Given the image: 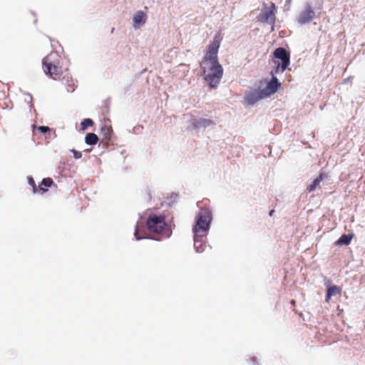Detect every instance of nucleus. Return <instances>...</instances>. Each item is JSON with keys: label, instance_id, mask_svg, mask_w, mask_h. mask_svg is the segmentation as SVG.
Listing matches in <instances>:
<instances>
[{"label": "nucleus", "instance_id": "obj_1", "mask_svg": "<svg viewBox=\"0 0 365 365\" xmlns=\"http://www.w3.org/2000/svg\"><path fill=\"white\" fill-rule=\"evenodd\" d=\"M220 43L213 41L207 47L201 67L205 80L209 83L210 88H215L220 83L223 69L217 61V53Z\"/></svg>", "mask_w": 365, "mask_h": 365}, {"label": "nucleus", "instance_id": "obj_2", "mask_svg": "<svg viewBox=\"0 0 365 365\" xmlns=\"http://www.w3.org/2000/svg\"><path fill=\"white\" fill-rule=\"evenodd\" d=\"M212 220V212L206 208L201 209L195 217V225L192 228L194 233V247L196 251H207L212 247L207 244L201 234L206 233L210 228Z\"/></svg>", "mask_w": 365, "mask_h": 365}, {"label": "nucleus", "instance_id": "obj_3", "mask_svg": "<svg viewBox=\"0 0 365 365\" xmlns=\"http://www.w3.org/2000/svg\"><path fill=\"white\" fill-rule=\"evenodd\" d=\"M146 225L150 234L160 236L158 238L153 236L152 238L154 240H159L162 238H168L172 234L170 227L165 222V217L162 215L150 214L148 217Z\"/></svg>", "mask_w": 365, "mask_h": 365}, {"label": "nucleus", "instance_id": "obj_4", "mask_svg": "<svg viewBox=\"0 0 365 365\" xmlns=\"http://www.w3.org/2000/svg\"><path fill=\"white\" fill-rule=\"evenodd\" d=\"M273 56L274 67L271 71V75H277L284 72L290 63L289 53L284 48L279 47L274 50Z\"/></svg>", "mask_w": 365, "mask_h": 365}, {"label": "nucleus", "instance_id": "obj_5", "mask_svg": "<svg viewBox=\"0 0 365 365\" xmlns=\"http://www.w3.org/2000/svg\"><path fill=\"white\" fill-rule=\"evenodd\" d=\"M58 54L52 52L43 59V68L44 73L49 76L51 78L56 79V76H58L61 69L57 65Z\"/></svg>", "mask_w": 365, "mask_h": 365}, {"label": "nucleus", "instance_id": "obj_6", "mask_svg": "<svg viewBox=\"0 0 365 365\" xmlns=\"http://www.w3.org/2000/svg\"><path fill=\"white\" fill-rule=\"evenodd\" d=\"M315 17V11L310 4L307 3L297 18V22L301 24H307L311 22Z\"/></svg>", "mask_w": 365, "mask_h": 365}, {"label": "nucleus", "instance_id": "obj_7", "mask_svg": "<svg viewBox=\"0 0 365 365\" xmlns=\"http://www.w3.org/2000/svg\"><path fill=\"white\" fill-rule=\"evenodd\" d=\"M276 7L274 4L272 3L269 8L264 9L259 15V19L262 22H266L271 25V31H274L275 14L274 10Z\"/></svg>", "mask_w": 365, "mask_h": 365}, {"label": "nucleus", "instance_id": "obj_8", "mask_svg": "<svg viewBox=\"0 0 365 365\" xmlns=\"http://www.w3.org/2000/svg\"><path fill=\"white\" fill-rule=\"evenodd\" d=\"M267 97V93L262 91H254L247 95V101L250 105H255L257 101Z\"/></svg>", "mask_w": 365, "mask_h": 365}, {"label": "nucleus", "instance_id": "obj_9", "mask_svg": "<svg viewBox=\"0 0 365 365\" xmlns=\"http://www.w3.org/2000/svg\"><path fill=\"white\" fill-rule=\"evenodd\" d=\"M272 76V79L268 83L267 87L264 89V93H267V96L276 93L281 85L275 75Z\"/></svg>", "mask_w": 365, "mask_h": 365}, {"label": "nucleus", "instance_id": "obj_10", "mask_svg": "<svg viewBox=\"0 0 365 365\" xmlns=\"http://www.w3.org/2000/svg\"><path fill=\"white\" fill-rule=\"evenodd\" d=\"M213 124L212 120L207 118H199L192 120V125L195 128H206Z\"/></svg>", "mask_w": 365, "mask_h": 365}, {"label": "nucleus", "instance_id": "obj_11", "mask_svg": "<svg viewBox=\"0 0 365 365\" xmlns=\"http://www.w3.org/2000/svg\"><path fill=\"white\" fill-rule=\"evenodd\" d=\"M146 21V15L142 11H138L133 17V26L135 29L139 28Z\"/></svg>", "mask_w": 365, "mask_h": 365}, {"label": "nucleus", "instance_id": "obj_12", "mask_svg": "<svg viewBox=\"0 0 365 365\" xmlns=\"http://www.w3.org/2000/svg\"><path fill=\"white\" fill-rule=\"evenodd\" d=\"M325 178L326 175L324 173H321L319 176L315 178L313 180L312 183L308 186L307 190L309 192L314 191L319 185V183L322 182L325 179Z\"/></svg>", "mask_w": 365, "mask_h": 365}, {"label": "nucleus", "instance_id": "obj_13", "mask_svg": "<svg viewBox=\"0 0 365 365\" xmlns=\"http://www.w3.org/2000/svg\"><path fill=\"white\" fill-rule=\"evenodd\" d=\"M98 137L93 133H88L86 135L85 143L88 145H95L98 142Z\"/></svg>", "mask_w": 365, "mask_h": 365}, {"label": "nucleus", "instance_id": "obj_14", "mask_svg": "<svg viewBox=\"0 0 365 365\" xmlns=\"http://www.w3.org/2000/svg\"><path fill=\"white\" fill-rule=\"evenodd\" d=\"M341 292V289L339 287H337L336 285L331 286L328 288L327 296H326V301L329 302L330 298L332 296H334L336 294H339Z\"/></svg>", "mask_w": 365, "mask_h": 365}, {"label": "nucleus", "instance_id": "obj_15", "mask_svg": "<svg viewBox=\"0 0 365 365\" xmlns=\"http://www.w3.org/2000/svg\"><path fill=\"white\" fill-rule=\"evenodd\" d=\"M352 234L342 235L339 240L336 242V245H348L350 244L351 240L353 238Z\"/></svg>", "mask_w": 365, "mask_h": 365}, {"label": "nucleus", "instance_id": "obj_16", "mask_svg": "<svg viewBox=\"0 0 365 365\" xmlns=\"http://www.w3.org/2000/svg\"><path fill=\"white\" fill-rule=\"evenodd\" d=\"M134 235L136 240H139L143 238H148L145 230H141L140 225L138 223L135 226Z\"/></svg>", "mask_w": 365, "mask_h": 365}, {"label": "nucleus", "instance_id": "obj_17", "mask_svg": "<svg viewBox=\"0 0 365 365\" xmlns=\"http://www.w3.org/2000/svg\"><path fill=\"white\" fill-rule=\"evenodd\" d=\"M66 86V89L68 93H72L75 91V83L73 79L66 78V82L65 83Z\"/></svg>", "mask_w": 365, "mask_h": 365}, {"label": "nucleus", "instance_id": "obj_18", "mask_svg": "<svg viewBox=\"0 0 365 365\" xmlns=\"http://www.w3.org/2000/svg\"><path fill=\"white\" fill-rule=\"evenodd\" d=\"M93 124V121L91 118H85L81 123V128L82 130H86L88 126H91Z\"/></svg>", "mask_w": 365, "mask_h": 365}, {"label": "nucleus", "instance_id": "obj_19", "mask_svg": "<svg viewBox=\"0 0 365 365\" xmlns=\"http://www.w3.org/2000/svg\"><path fill=\"white\" fill-rule=\"evenodd\" d=\"M52 183H53V180L51 178H44V179H43V180L41 181V184L39 186L40 187V190H42L43 192H45L46 190L42 188L41 186L43 185L44 187H51Z\"/></svg>", "mask_w": 365, "mask_h": 365}, {"label": "nucleus", "instance_id": "obj_20", "mask_svg": "<svg viewBox=\"0 0 365 365\" xmlns=\"http://www.w3.org/2000/svg\"><path fill=\"white\" fill-rule=\"evenodd\" d=\"M28 179V183L33 188V192H36V183H35V181L33 179L32 177H28L27 178Z\"/></svg>", "mask_w": 365, "mask_h": 365}, {"label": "nucleus", "instance_id": "obj_21", "mask_svg": "<svg viewBox=\"0 0 365 365\" xmlns=\"http://www.w3.org/2000/svg\"><path fill=\"white\" fill-rule=\"evenodd\" d=\"M71 152L73 153L74 158L80 159L82 157V153L74 149H71Z\"/></svg>", "mask_w": 365, "mask_h": 365}, {"label": "nucleus", "instance_id": "obj_22", "mask_svg": "<svg viewBox=\"0 0 365 365\" xmlns=\"http://www.w3.org/2000/svg\"><path fill=\"white\" fill-rule=\"evenodd\" d=\"M38 130L42 133H46L50 131V128L48 126L44 125L39 126Z\"/></svg>", "mask_w": 365, "mask_h": 365}, {"label": "nucleus", "instance_id": "obj_23", "mask_svg": "<svg viewBox=\"0 0 365 365\" xmlns=\"http://www.w3.org/2000/svg\"><path fill=\"white\" fill-rule=\"evenodd\" d=\"M26 98H25L26 101H28V103H30L32 100V96L30 94H26Z\"/></svg>", "mask_w": 365, "mask_h": 365}, {"label": "nucleus", "instance_id": "obj_24", "mask_svg": "<svg viewBox=\"0 0 365 365\" xmlns=\"http://www.w3.org/2000/svg\"><path fill=\"white\" fill-rule=\"evenodd\" d=\"M101 130L104 131V132H106V131L108 132L109 131L108 128L106 126H104L103 128H102Z\"/></svg>", "mask_w": 365, "mask_h": 365}, {"label": "nucleus", "instance_id": "obj_25", "mask_svg": "<svg viewBox=\"0 0 365 365\" xmlns=\"http://www.w3.org/2000/svg\"><path fill=\"white\" fill-rule=\"evenodd\" d=\"M351 77H350V78H346V79H344V83H346V82H349V81H351Z\"/></svg>", "mask_w": 365, "mask_h": 365}, {"label": "nucleus", "instance_id": "obj_26", "mask_svg": "<svg viewBox=\"0 0 365 365\" xmlns=\"http://www.w3.org/2000/svg\"><path fill=\"white\" fill-rule=\"evenodd\" d=\"M274 210H270V211H269V215L270 216H272V215H273V213H274Z\"/></svg>", "mask_w": 365, "mask_h": 365}, {"label": "nucleus", "instance_id": "obj_27", "mask_svg": "<svg viewBox=\"0 0 365 365\" xmlns=\"http://www.w3.org/2000/svg\"><path fill=\"white\" fill-rule=\"evenodd\" d=\"M291 304L294 306L295 305V301L294 299L291 300Z\"/></svg>", "mask_w": 365, "mask_h": 365}]
</instances>
